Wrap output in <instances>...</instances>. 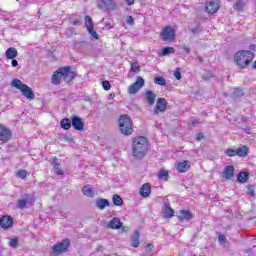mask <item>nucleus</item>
Masks as SVG:
<instances>
[{
    "label": "nucleus",
    "mask_w": 256,
    "mask_h": 256,
    "mask_svg": "<svg viewBox=\"0 0 256 256\" xmlns=\"http://www.w3.org/2000/svg\"><path fill=\"white\" fill-rule=\"evenodd\" d=\"M72 127L76 131H83L85 124L83 123V120H81V118H79V116H74V117H72Z\"/></svg>",
    "instance_id": "dca6fc26"
},
{
    "label": "nucleus",
    "mask_w": 256,
    "mask_h": 256,
    "mask_svg": "<svg viewBox=\"0 0 256 256\" xmlns=\"http://www.w3.org/2000/svg\"><path fill=\"white\" fill-rule=\"evenodd\" d=\"M224 153L228 157H235L237 155V149H227V150H225Z\"/></svg>",
    "instance_id": "58836bf2"
},
{
    "label": "nucleus",
    "mask_w": 256,
    "mask_h": 256,
    "mask_svg": "<svg viewBox=\"0 0 256 256\" xmlns=\"http://www.w3.org/2000/svg\"><path fill=\"white\" fill-rule=\"evenodd\" d=\"M152 250H153L152 244H148V245L146 246V251H152Z\"/></svg>",
    "instance_id": "603ef678"
},
{
    "label": "nucleus",
    "mask_w": 256,
    "mask_h": 256,
    "mask_svg": "<svg viewBox=\"0 0 256 256\" xmlns=\"http://www.w3.org/2000/svg\"><path fill=\"white\" fill-rule=\"evenodd\" d=\"M252 68L256 69V61L252 64Z\"/></svg>",
    "instance_id": "6e6d98bb"
},
{
    "label": "nucleus",
    "mask_w": 256,
    "mask_h": 256,
    "mask_svg": "<svg viewBox=\"0 0 256 256\" xmlns=\"http://www.w3.org/2000/svg\"><path fill=\"white\" fill-rule=\"evenodd\" d=\"M173 53H175V48L165 47L158 55L160 57H167V55H173Z\"/></svg>",
    "instance_id": "cd10ccee"
},
{
    "label": "nucleus",
    "mask_w": 256,
    "mask_h": 256,
    "mask_svg": "<svg viewBox=\"0 0 256 256\" xmlns=\"http://www.w3.org/2000/svg\"><path fill=\"white\" fill-rule=\"evenodd\" d=\"M160 37L162 41H173V39H175V29H173L171 26L165 27L161 31Z\"/></svg>",
    "instance_id": "6e6552de"
},
{
    "label": "nucleus",
    "mask_w": 256,
    "mask_h": 256,
    "mask_svg": "<svg viewBox=\"0 0 256 256\" xmlns=\"http://www.w3.org/2000/svg\"><path fill=\"white\" fill-rule=\"evenodd\" d=\"M0 227H2V229H10V227H13V218L7 215L0 217Z\"/></svg>",
    "instance_id": "4468645a"
},
{
    "label": "nucleus",
    "mask_w": 256,
    "mask_h": 256,
    "mask_svg": "<svg viewBox=\"0 0 256 256\" xmlns=\"http://www.w3.org/2000/svg\"><path fill=\"white\" fill-rule=\"evenodd\" d=\"M145 99L148 105L153 106L155 105V99H157V95L153 91L148 90L145 93Z\"/></svg>",
    "instance_id": "a211bd4d"
},
{
    "label": "nucleus",
    "mask_w": 256,
    "mask_h": 256,
    "mask_svg": "<svg viewBox=\"0 0 256 256\" xmlns=\"http://www.w3.org/2000/svg\"><path fill=\"white\" fill-rule=\"evenodd\" d=\"M234 173H235V167H233V166H226L224 168V171H223V178L227 179V180L232 179Z\"/></svg>",
    "instance_id": "6ab92c4d"
},
{
    "label": "nucleus",
    "mask_w": 256,
    "mask_h": 256,
    "mask_svg": "<svg viewBox=\"0 0 256 256\" xmlns=\"http://www.w3.org/2000/svg\"><path fill=\"white\" fill-rule=\"evenodd\" d=\"M11 85L15 87V89H19V91H21L22 95L26 97V99H35V92H33V89H31V87H29L27 84L21 82V80L15 78L12 80Z\"/></svg>",
    "instance_id": "20e7f679"
},
{
    "label": "nucleus",
    "mask_w": 256,
    "mask_h": 256,
    "mask_svg": "<svg viewBox=\"0 0 256 256\" xmlns=\"http://www.w3.org/2000/svg\"><path fill=\"white\" fill-rule=\"evenodd\" d=\"M69 245H71V241L69 239H64L60 243L53 246L52 250L56 255H61V253H65L67 249H69Z\"/></svg>",
    "instance_id": "423d86ee"
},
{
    "label": "nucleus",
    "mask_w": 256,
    "mask_h": 256,
    "mask_svg": "<svg viewBox=\"0 0 256 256\" xmlns=\"http://www.w3.org/2000/svg\"><path fill=\"white\" fill-rule=\"evenodd\" d=\"M126 23H127L128 25H135V20L133 19L132 16H128V17L126 18Z\"/></svg>",
    "instance_id": "c03bdc74"
},
{
    "label": "nucleus",
    "mask_w": 256,
    "mask_h": 256,
    "mask_svg": "<svg viewBox=\"0 0 256 256\" xmlns=\"http://www.w3.org/2000/svg\"><path fill=\"white\" fill-rule=\"evenodd\" d=\"M143 85H145V80L143 77L137 76L135 83L128 88V93L130 95H135V93L139 92V89H142Z\"/></svg>",
    "instance_id": "0eeeda50"
},
{
    "label": "nucleus",
    "mask_w": 256,
    "mask_h": 256,
    "mask_svg": "<svg viewBox=\"0 0 256 256\" xmlns=\"http://www.w3.org/2000/svg\"><path fill=\"white\" fill-rule=\"evenodd\" d=\"M149 150V141L143 136L134 138L132 142V155L135 159H143Z\"/></svg>",
    "instance_id": "f257e3e1"
},
{
    "label": "nucleus",
    "mask_w": 256,
    "mask_h": 256,
    "mask_svg": "<svg viewBox=\"0 0 256 256\" xmlns=\"http://www.w3.org/2000/svg\"><path fill=\"white\" fill-rule=\"evenodd\" d=\"M112 201L117 207H121V205H123V199L118 194L113 195Z\"/></svg>",
    "instance_id": "7c9ffc66"
},
{
    "label": "nucleus",
    "mask_w": 256,
    "mask_h": 256,
    "mask_svg": "<svg viewBox=\"0 0 256 256\" xmlns=\"http://www.w3.org/2000/svg\"><path fill=\"white\" fill-rule=\"evenodd\" d=\"M62 79L66 83H69L75 79V72L71 71V67H62L55 71L52 75V85H59Z\"/></svg>",
    "instance_id": "f03ea898"
},
{
    "label": "nucleus",
    "mask_w": 256,
    "mask_h": 256,
    "mask_svg": "<svg viewBox=\"0 0 256 256\" xmlns=\"http://www.w3.org/2000/svg\"><path fill=\"white\" fill-rule=\"evenodd\" d=\"M205 9L209 15H215L219 11V0H206Z\"/></svg>",
    "instance_id": "9d476101"
},
{
    "label": "nucleus",
    "mask_w": 256,
    "mask_h": 256,
    "mask_svg": "<svg viewBox=\"0 0 256 256\" xmlns=\"http://www.w3.org/2000/svg\"><path fill=\"white\" fill-rule=\"evenodd\" d=\"M141 237V233H139V230L134 231V235L132 236V242L131 245L137 249L139 247V239Z\"/></svg>",
    "instance_id": "bb28decb"
},
{
    "label": "nucleus",
    "mask_w": 256,
    "mask_h": 256,
    "mask_svg": "<svg viewBox=\"0 0 256 256\" xmlns=\"http://www.w3.org/2000/svg\"><path fill=\"white\" fill-rule=\"evenodd\" d=\"M11 139V130L0 124V141L7 143Z\"/></svg>",
    "instance_id": "ddd939ff"
},
{
    "label": "nucleus",
    "mask_w": 256,
    "mask_h": 256,
    "mask_svg": "<svg viewBox=\"0 0 256 256\" xmlns=\"http://www.w3.org/2000/svg\"><path fill=\"white\" fill-rule=\"evenodd\" d=\"M165 111H167V100L165 98H158L154 108L155 115H159V113H165Z\"/></svg>",
    "instance_id": "9b49d317"
},
{
    "label": "nucleus",
    "mask_w": 256,
    "mask_h": 256,
    "mask_svg": "<svg viewBox=\"0 0 256 256\" xmlns=\"http://www.w3.org/2000/svg\"><path fill=\"white\" fill-rule=\"evenodd\" d=\"M243 7H245V3L242 0H237L234 4L235 11H243Z\"/></svg>",
    "instance_id": "f704fd0d"
},
{
    "label": "nucleus",
    "mask_w": 256,
    "mask_h": 256,
    "mask_svg": "<svg viewBox=\"0 0 256 256\" xmlns=\"http://www.w3.org/2000/svg\"><path fill=\"white\" fill-rule=\"evenodd\" d=\"M248 195H255V190L253 189V186L248 187Z\"/></svg>",
    "instance_id": "de8ad7c7"
},
{
    "label": "nucleus",
    "mask_w": 256,
    "mask_h": 256,
    "mask_svg": "<svg viewBox=\"0 0 256 256\" xmlns=\"http://www.w3.org/2000/svg\"><path fill=\"white\" fill-rule=\"evenodd\" d=\"M102 87L104 89V91H109V89H111V83L109 81H103L102 82Z\"/></svg>",
    "instance_id": "a19ab883"
},
{
    "label": "nucleus",
    "mask_w": 256,
    "mask_h": 256,
    "mask_svg": "<svg viewBox=\"0 0 256 256\" xmlns=\"http://www.w3.org/2000/svg\"><path fill=\"white\" fill-rule=\"evenodd\" d=\"M157 177L160 181H169V171L162 168L158 171Z\"/></svg>",
    "instance_id": "393cba45"
},
{
    "label": "nucleus",
    "mask_w": 256,
    "mask_h": 256,
    "mask_svg": "<svg viewBox=\"0 0 256 256\" xmlns=\"http://www.w3.org/2000/svg\"><path fill=\"white\" fill-rule=\"evenodd\" d=\"M16 175L19 179H25V177H27V171L19 170Z\"/></svg>",
    "instance_id": "ea45409f"
},
{
    "label": "nucleus",
    "mask_w": 256,
    "mask_h": 256,
    "mask_svg": "<svg viewBox=\"0 0 256 256\" xmlns=\"http://www.w3.org/2000/svg\"><path fill=\"white\" fill-rule=\"evenodd\" d=\"M109 229H121L123 227V222L119 218H113L109 221L108 224Z\"/></svg>",
    "instance_id": "412c9836"
},
{
    "label": "nucleus",
    "mask_w": 256,
    "mask_h": 256,
    "mask_svg": "<svg viewBox=\"0 0 256 256\" xmlns=\"http://www.w3.org/2000/svg\"><path fill=\"white\" fill-rule=\"evenodd\" d=\"M182 47H183L184 52L187 53V55H189V53H191V48H189V46L183 45Z\"/></svg>",
    "instance_id": "49530a36"
},
{
    "label": "nucleus",
    "mask_w": 256,
    "mask_h": 256,
    "mask_svg": "<svg viewBox=\"0 0 256 256\" xmlns=\"http://www.w3.org/2000/svg\"><path fill=\"white\" fill-rule=\"evenodd\" d=\"M125 1L127 3L128 7H131V5H134V3H135V0H125Z\"/></svg>",
    "instance_id": "09e8293b"
},
{
    "label": "nucleus",
    "mask_w": 256,
    "mask_h": 256,
    "mask_svg": "<svg viewBox=\"0 0 256 256\" xmlns=\"http://www.w3.org/2000/svg\"><path fill=\"white\" fill-rule=\"evenodd\" d=\"M154 83H156V85H160L161 87H165V85H167L165 78L163 77H156Z\"/></svg>",
    "instance_id": "c9c22d12"
},
{
    "label": "nucleus",
    "mask_w": 256,
    "mask_h": 256,
    "mask_svg": "<svg viewBox=\"0 0 256 256\" xmlns=\"http://www.w3.org/2000/svg\"><path fill=\"white\" fill-rule=\"evenodd\" d=\"M203 137H204L203 134H201V133L198 134L197 135V141H201V139H203Z\"/></svg>",
    "instance_id": "864d4df0"
},
{
    "label": "nucleus",
    "mask_w": 256,
    "mask_h": 256,
    "mask_svg": "<svg viewBox=\"0 0 256 256\" xmlns=\"http://www.w3.org/2000/svg\"><path fill=\"white\" fill-rule=\"evenodd\" d=\"M255 49H256L255 44H251V45H250V51H255Z\"/></svg>",
    "instance_id": "5fc2aeb1"
},
{
    "label": "nucleus",
    "mask_w": 256,
    "mask_h": 256,
    "mask_svg": "<svg viewBox=\"0 0 256 256\" xmlns=\"http://www.w3.org/2000/svg\"><path fill=\"white\" fill-rule=\"evenodd\" d=\"M60 125L62 129L69 131V129H71L72 121L69 118H64L61 120Z\"/></svg>",
    "instance_id": "c85d7f7f"
},
{
    "label": "nucleus",
    "mask_w": 256,
    "mask_h": 256,
    "mask_svg": "<svg viewBox=\"0 0 256 256\" xmlns=\"http://www.w3.org/2000/svg\"><path fill=\"white\" fill-rule=\"evenodd\" d=\"M236 155L238 157H247L249 155V147L247 146H241L238 149H236Z\"/></svg>",
    "instance_id": "a878e982"
},
{
    "label": "nucleus",
    "mask_w": 256,
    "mask_h": 256,
    "mask_svg": "<svg viewBox=\"0 0 256 256\" xmlns=\"http://www.w3.org/2000/svg\"><path fill=\"white\" fill-rule=\"evenodd\" d=\"M254 57L255 54L252 51L241 50L234 55V61L238 65V67H241V69H245L249 66L251 61H253Z\"/></svg>",
    "instance_id": "7ed1b4c3"
},
{
    "label": "nucleus",
    "mask_w": 256,
    "mask_h": 256,
    "mask_svg": "<svg viewBox=\"0 0 256 256\" xmlns=\"http://www.w3.org/2000/svg\"><path fill=\"white\" fill-rule=\"evenodd\" d=\"M140 195L141 197H149V195H151V184L149 183H145L142 185V187L140 188Z\"/></svg>",
    "instance_id": "4be33fe9"
},
{
    "label": "nucleus",
    "mask_w": 256,
    "mask_h": 256,
    "mask_svg": "<svg viewBox=\"0 0 256 256\" xmlns=\"http://www.w3.org/2000/svg\"><path fill=\"white\" fill-rule=\"evenodd\" d=\"M27 203L28 202L25 199L18 200V202H17L18 209H25V207H27Z\"/></svg>",
    "instance_id": "4c0bfd02"
},
{
    "label": "nucleus",
    "mask_w": 256,
    "mask_h": 256,
    "mask_svg": "<svg viewBox=\"0 0 256 256\" xmlns=\"http://www.w3.org/2000/svg\"><path fill=\"white\" fill-rule=\"evenodd\" d=\"M174 77H175V79H177V81H180V79H181V70L179 68H177L175 70Z\"/></svg>",
    "instance_id": "37998d69"
},
{
    "label": "nucleus",
    "mask_w": 256,
    "mask_h": 256,
    "mask_svg": "<svg viewBox=\"0 0 256 256\" xmlns=\"http://www.w3.org/2000/svg\"><path fill=\"white\" fill-rule=\"evenodd\" d=\"M174 213H175V212L173 211V209L171 208V206L165 204L164 217H165L166 219H171V217H173Z\"/></svg>",
    "instance_id": "c756f323"
},
{
    "label": "nucleus",
    "mask_w": 256,
    "mask_h": 256,
    "mask_svg": "<svg viewBox=\"0 0 256 256\" xmlns=\"http://www.w3.org/2000/svg\"><path fill=\"white\" fill-rule=\"evenodd\" d=\"M72 25H79L81 23V19H76L74 21H71Z\"/></svg>",
    "instance_id": "8fccbe9b"
},
{
    "label": "nucleus",
    "mask_w": 256,
    "mask_h": 256,
    "mask_svg": "<svg viewBox=\"0 0 256 256\" xmlns=\"http://www.w3.org/2000/svg\"><path fill=\"white\" fill-rule=\"evenodd\" d=\"M119 127L123 135H131L133 133V121L128 115L120 116Z\"/></svg>",
    "instance_id": "39448f33"
},
{
    "label": "nucleus",
    "mask_w": 256,
    "mask_h": 256,
    "mask_svg": "<svg viewBox=\"0 0 256 256\" xmlns=\"http://www.w3.org/2000/svg\"><path fill=\"white\" fill-rule=\"evenodd\" d=\"M82 193L85 197L93 198L95 197V190L91 186L87 185L82 188Z\"/></svg>",
    "instance_id": "b1692460"
},
{
    "label": "nucleus",
    "mask_w": 256,
    "mask_h": 256,
    "mask_svg": "<svg viewBox=\"0 0 256 256\" xmlns=\"http://www.w3.org/2000/svg\"><path fill=\"white\" fill-rule=\"evenodd\" d=\"M179 221H191L193 219V214L188 210H181L178 215Z\"/></svg>",
    "instance_id": "f3484780"
},
{
    "label": "nucleus",
    "mask_w": 256,
    "mask_h": 256,
    "mask_svg": "<svg viewBox=\"0 0 256 256\" xmlns=\"http://www.w3.org/2000/svg\"><path fill=\"white\" fill-rule=\"evenodd\" d=\"M85 26L92 39H99V34L93 29V19L90 16L85 17Z\"/></svg>",
    "instance_id": "f8f14e48"
},
{
    "label": "nucleus",
    "mask_w": 256,
    "mask_h": 256,
    "mask_svg": "<svg viewBox=\"0 0 256 256\" xmlns=\"http://www.w3.org/2000/svg\"><path fill=\"white\" fill-rule=\"evenodd\" d=\"M17 245H19V239L18 238H12L9 241V247L12 249H17Z\"/></svg>",
    "instance_id": "e433bc0d"
},
{
    "label": "nucleus",
    "mask_w": 256,
    "mask_h": 256,
    "mask_svg": "<svg viewBox=\"0 0 256 256\" xmlns=\"http://www.w3.org/2000/svg\"><path fill=\"white\" fill-rule=\"evenodd\" d=\"M19 65V62L15 58L12 59V67H17Z\"/></svg>",
    "instance_id": "3c124183"
},
{
    "label": "nucleus",
    "mask_w": 256,
    "mask_h": 256,
    "mask_svg": "<svg viewBox=\"0 0 256 256\" xmlns=\"http://www.w3.org/2000/svg\"><path fill=\"white\" fill-rule=\"evenodd\" d=\"M95 205L97 209H100V211H103L106 207H109V200L105 198H98L95 201Z\"/></svg>",
    "instance_id": "aec40b11"
},
{
    "label": "nucleus",
    "mask_w": 256,
    "mask_h": 256,
    "mask_svg": "<svg viewBox=\"0 0 256 256\" xmlns=\"http://www.w3.org/2000/svg\"><path fill=\"white\" fill-rule=\"evenodd\" d=\"M234 97H241L243 95V90L241 88L234 89Z\"/></svg>",
    "instance_id": "79ce46f5"
},
{
    "label": "nucleus",
    "mask_w": 256,
    "mask_h": 256,
    "mask_svg": "<svg viewBox=\"0 0 256 256\" xmlns=\"http://www.w3.org/2000/svg\"><path fill=\"white\" fill-rule=\"evenodd\" d=\"M218 241L219 243H225V241H227V238L225 237V235H220L218 237Z\"/></svg>",
    "instance_id": "a18cd8bd"
},
{
    "label": "nucleus",
    "mask_w": 256,
    "mask_h": 256,
    "mask_svg": "<svg viewBox=\"0 0 256 256\" xmlns=\"http://www.w3.org/2000/svg\"><path fill=\"white\" fill-rule=\"evenodd\" d=\"M249 179V173L247 172H240L238 174V181L240 183H246V181Z\"/></svg>",
    "instance_id": "473e14b6"
},
{
    "label": "nucleus",
    "mask_w": 256,
    "mask_h": 256,
    "mask_svg": "<svg viewBox=\"0 0 256 256\" xmlns=\"http://www.w3.org/2000/svg\"><path fill=\"white\" fill-rule=\"evenodd\" d=\"M130 71L132 73H139V71H141V66L139 65L138 61H134L131 63Z\"/></svg>",
    "instance_id": "2f4dec72"
},
{
    "label": "nucleus",
    "mask_w": 256,
    "mask_h": 256,
    "mask_svg": "<svg viewBox=\"0 0 256 256\" xmlns=\"http://www.w3.org/2000/svg\"><path fill=\"white\" fill-rule=\"evenodd\" d=\"M96 5L102 11H109V9H115L117 7L113 0H97Z\"/></svg>",
    "instance_id": "1a4fd4ad"
},
{
    "label": "nucleus",
    "mask_w": 256,
    "mask_h": 256,
    "mask_svg": "<svg viewBox=\"0 0 256 256\" xmlns=\"http://www.w3.org/2000/svg\"><path fill=\"white\" fill-rule=\"evenodd\" d=\"M19 55L17 48L10 47L6 50V59H15Z\"/></svg>",
    "instance_id": "5701e85b"
},
{
    "label": "nucleus",
    "mask_w": 256,
    "mask_h": 256,
    "mask_svg": "<svg viewBox=\"0 0 256 256\" xmlns=\"http://www.w3.org/2000/svg\"><path fill=\"white\" fill-rule=\"evenodd\" d=\"M191 167V162L184 160L182 162H178L176 164V170L178 173H187Z\"/></svg>",
    "instance_id": "2eb2a0df"
},
{
    "label": "nucleus",
    "mask_w": 256,
    "mask_h": 256,
    "mask_svg": "<svg viewBox=\"0 0 256 256\" xmlns=\"http://www.w3.org/2000/svg\"><path fill=\"white\" fill-rule=\"evenodd\" d=\"M57 161V159H53V161H52V165H53V167H54V169H55V173H56V175H63V170H61L60 168H59V163L58 162H56Z\"/></svg>",
    "instance_id": "72a5a7b5"
}]
</instances>
